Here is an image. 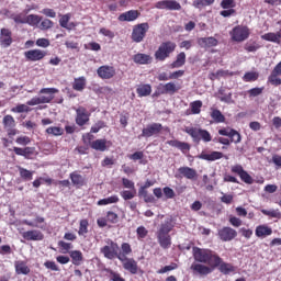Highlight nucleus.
<instances>
[{"instance_id":"63","label":"nucleus","mask_w":281,"mask_h":281,"mask_svg":"<svg viewBox=\"0 0 281 281\" xmlns=\"http://www.w3.org/2000/svg\"><path fill=\"white\" fill-rule=\"evenodd\" d=\"M35 44L37 45V47H43L44 49H46V47H49L50 42L48 38L41 37L36 40Z\"/></svg>"},{"instance_id":"12","label":"nucleus","mask_w":281,"mask_h":281,"mask_svg":"<svg viewBox=\"0 0 281 281\" xmlns=\"http://www.w3.org/2000/svg\"><path fill=\"white\" fill-rule=\"evenodd\" d=\"M75 111H76L75 122H76L77 126H86V124H89L91 113H89L87 108L80 105Z\"/></svg>"},{"instance_id":"36","label":"nucleus","mask_w":281,"mask_h":281,"mask_svg":"<svg viewBox=\"0 0 281 281\" xmlns=\"http://www.w3.org/2000/svg\"><path fill=\"white\" fill-rule=\"evenodd\" d=\"M70 181L75 188H82L85 186V177L82 175L78 173V171H74L70 173Z\"/></svg>"},{"instance_id":"39","label":"nucleus","mask_w":281,"mask_h":281,"mask_svg":"<svg viewBox=\"0 0 281 281\" xmlns=\"http://www.w3.org/2000/svg\"><path fill=\"white\" fill-rule=\"evenodd\" d=\"M211 117L215 124H223L225 122V115L218 109H212Z\"/></svg>"},{"instance_id":"46","label":"nucleus","mask_w":281,"mask_h":281,"mask_svg":"<svg viewBox=\"0 0 281 281\" xmlns=\"http://www.w3.org/2000/svg\"><path fill=\"white\" fill-rule=\"evenodd\" d=\"M260 78V74L256 71H248L243 76L244 82H256Z\"/></svg>"},{"instance_id":"54","label":"nucleus","mask_w":281,"mask_h":281,"mask_svg":"<svg viewBox=\"0 0 281 281\" xmlns=\"http://www.w3.org/2000/svg\"><path fill=\"white\" fill-rule=\"evenodd\" d=\"M40 30H42L43 32L47 31V30H52V27H54V21L49 20V19H44L40 22L38 25Z\"/></svg>"},{"instance_id":"20","label":"nucleus","mask_w":281,"mask_h":281,"mask_svg":"<svg viewBox=\"0 0 281 281\" xmlns=\"http://www.w3.org/2000/svg\"><path fill=\"white\" fill-rule=\"evenodd\" d=\"M157 10H181V3L177 0H160L155 4Z\"/></svg>"},{"instance_id":"7","label":"nucleus","mask_w":281,"mask_h":281,"mask_svg":"<svg viewBox=\"0 0 281 281\" xmlns=\"http://www.w3.org/2000/svg\"><path fill=\"white\" fill-rule=\"evenodd\" d=\"M183 131L187 133V135L192 137L195 144H200L201 140L205 144L212 142V134H210L207 130L187 126Z\"/></svg>"},{"instance_id":"42","label":"nucleus","mask_w":281,"mask_h":281,"mask_svg":"<svg viewBox=\"0 0 281 281\" xmlns=\"http://www.w3.org/2000/svg\"><path fill=\"white\" fill-rule=\"evenodd\" d=\"M123 201H131L137 196V189H130L120 192Z\"/></svg>"},{"instance_id":"22","label":"nucleus","mask_w":281,"mask_h":281,"mask_svg":"<svg viewBox=\"0 0 281 281\" xmlns=\"http://www.w3.org/2000/svg\"><path fill=\"white\" fill-rule=\"evenodd\" d=\"M22 237L24 240L40 241L45 238V235L38 229H31L22 233Z\"/></svg>"},{"instance_id":"53","label":"nucleus","mask_w":281,"mask_h":281,"mask_svg":"<svg viewBox=\"0 0 281 281\" xmlns=\"http://www.w3.org/2000/svg\"><path fill=\"white\" fill-rule=\"evenodd\" d=\"M261 213L265 216H270V218H278V220L281 218V212L278 209L277 210H265V209H262Z\"/></svg>"},{"instance_id":"5","label":"nucleus","mask_w":281,"mask_h":281,"mask_svg":"<svg viewBox=\"0 0 281 281\" xmlns=\"http://www.w3.org/2000/svg\"><path fill=\"white\" fill-rule=\"evenodd\" d=\"M218 135H222L223 137H218L217 142L218 144H223V146H229V144H240L243 140V137L240 136V133L234 128H221L218 130ZM229 137V138H225Z\"/></svg>"},{"instance_id":"48","label":"nucleus","mask_w":281,"mask_h":281,"mask_svg":"<svg viewBox=\"0 0 281 281\" xmlns=\"http://www.w3.org/2000/svg\"><path fill=\"white\" fill-rule=\"evenodd\" d=\"M203 106V101L196 100L190 103V109L192 115H199L201 113V108Z\"/></svg>"},{"instance_id":"28","label":"nucleus","mask_w":281,"mask_h":281,"mask_svg":"<svg viewBox=\"0 0 281 281\" xmlns=\"http://www.w3.org/2000/svg\"><path fill=\"white\" fill-rule=\"evenodd\" d=\"M224 155L221 151H211L210 154L202 151L199 156V159H203L204 161H218V159H223Z\"/></svg>"},{"instance_id":"18","label":"nucleus","mask_w":281,"mask_h":281,"mask_svg":"<svg viewBox=\"0 0 281 281\" xmlns=\"http://www.w3.org/2000/svg\"><path fill=\"white\" fill-rule=\"evenodd\" d=\"M214 268H218L220 273L223 276H229V273H236V268L229 262H225L223 258L220 257V260L215 261Z\"/></svg>"},{"instance_id":"9","label":"nucleus","mask_w":281,"mask_h":281,"mask_svg":"<svg viewBox=\"0 0 281 281\" xmlns=\"http://www.w3.org/2000/svg\"><path fill=\"white\" fill-rule=\"evenodd\" d=\"M229 34L232 41H234L235 43H243L244 41H247V38H249L251 32L249 31L248 26L237 25L229 32Z\"/></svg>"},{"instance_id":"19","label":"nucleus","mask_w":281,"mask_h":281,"mask_svg":"<svg viewBox=\"0 0 281 281\" xmlns=\"http://www.w3.org/2000/svg\"><path fill=\"white\" fill-rule=\"evenodd\" d=\"M97 74L99 78L102 80H111V78H115V67L103 65L97 69Z\"/></svg>"},{"instance_id":"35","label":"nucleus","mask_w":281,"mask_h":281,"mask_svg":"<svg viewBox=\"0 0 281 281\" xmlns=\"http://www.w3.org/2000/svg\"><path fill=\"white\" fill-rule=\"evenodd\" d=\"M136 93L138 98H147V95H150L153 93V87L148 83L139 85L136 88Z\"/></svg>"},{"instance_id":"61","label":"nucleus","mask_w":281,"mask_h":281,"mask_svg":"<svg viewBox=\"0 0 281 281\" xmlns=\"http://www.w3.org/2000/svg\"><path fill=\"white\" fill-rule=\"evenodd\" d=\"M105 218H106V221H108L109 223L115 224V223H117V220H119L120 217L117 216V213H115V212H113V211H108Z\"/></svg>"},{"instance_id":"11","label":"nucleus","mask_w":281,"mask_h":281,"mask_svg":"<svg viewBox=\"0 0 281 281\" xmlns=\"http://www.w3.org/2000/svg\"><path fill=\"white\" fill-rule=\"evenodd\" d=\"M2 124H3L4 131H7L8 137H14V135L19 133L14 116L10 114L4 115L2 119Z\"/></svg>"},{"instance_id":"14","label":"nucleus","mask_w":281,"mask_h":281,"mask_svg":"<svg viewBox=\"0 0 281 281\" xmlns=\"http://www.w3.org/2000/svg\"><path fill=\"white\" fill-rule=\"evenodd\" d=\"M231 172L233 175H238L240 180L244 183H247L248 186H251L254 183V178L245 170V168L241 167V165H235L231 168Z\"/></svg>"},{"instance_id":"34","label":"nucleus","mask_w":281,"mask_h":281,"mask_svg":"<svg viewBox=\"0 0 281 281\" xmlns=\"http://www.w3.org/2000/svg\"><path fill=\"white\" fill-rule=\"evenodd\" d=\"M255 234L257 238H265L273 234V229L267 225H259L256 227Z\"/></svg>"},{"instance_id":"6","label":"nucleus","mask_w":281,"mask_h":281,"mask_svg":"<svg viewBox=\"0 0 281 281\" xmlns=\"http://www.w3.org/2000/svg\"><path fill=\"white\" fill-rule=\"evenodd\" d=\"M177 49V43L172 41L162 42L158 49L155 52L154 56L156 60H159L160 63H164L167 58H170V55L175 54V50Z\"/></svg>"},{"instance_id":"13","label":"nucleus","mask_w":281,"mask_h":281,"mask_svg":"<svg viewBox=\"0 0 281 281\" xmlns=\"http://www.w3.org/2000/svg\"><path fill=\"white\" fill-rule=\"evenodd\" d=\"M217 236L222 243H232L238 236V232L229 226H224L217 231Z\"/></svg>"},{"instance_id":"62","label":"nucleus","mask_w":281,"mask_h":281,"mask_svg":"<svg viewBox=\"0 0 281 281\" xmlns=\"http://www.w3.org/2000/svg\"><path fill=\"white\" fill-rule=\"evenodd\" d=\"M16 144H19L20 146H27V144H32V139L30 138V136H19L15 139Z\"/></svg>"},{"instance_id":"27","label":"nucleus","mask_w":281,"mask_h":281,"mask_svg":"<svg viewBox=\"0 0 281 281\" xmlns=\"http://www.w3.org/2000/svg\"><path fill=\"white\" fill-rule=\"evenodd\" d=\"M198 45L203 49H207L210 47H216V45H218V40H216V37H213V36L200 37L198 38Z\"/></svg>"},{"instance_id":"23","label":"nucleus","mask_w":281,"mask_h":281,"mask_svg":"<svg viewBox=\"0 0 281 281\" xmlns=\"http://www.w3.org/2000/svg\"><path fill=\"white\" fill-rule=\"evenodd\" d=\"M178 172L181 178L189 179L190 181H196L199 173H196L194 168L190 167H180Z\"/></svg>"},{"instance_id":"29","label":"nucleus","mask_w":281,"mask_h":281,"mask_svg":"<svg viewBox=\"0 0 281 281\" xmlns=\"http://www.w3.org/2000/svg\"><path fill=\"white\" fill-rule=\"evenodd\" d=\"M133 61L136 65H150V63H153V57L144 53H137L133 56Z\"/></svg>"},{"instance_id":"21","label":"nucleus","mask_w":281,"mask_h":281,"mask_svg":"<svg viewBox=\"0 0 281 281\" xmlns=\"http://www.w3.org/2000/svg\"><path fill=\"white\" fill-rule=\"evenodd\" d=\"M13 40H12V31L7 27H2L0 30V45L1 47H10L12 45Z\"/></svg>"},{"instance_id":"59","label":"nucleus","mask_w":281,"mask_h":281,"mask_svg":"<svg viewBox=\"0 0 281 281\" xmlns=\"http://www.w3.org/2000/svg\"><path fill=\"white\" fill-rule=\"evenodd\" d=\"M102 128H106V123L104 121H98L91 128L90 133H100Z\"/></svg>"},{"instance_id":"24","label":"nucleus","mask_w":281,"mask_h":281,"mask_svg":"<svg viewBox=\"0 0 281 281\" xmlns=\"http://www.w3.org/2000/svg\"><path fill=\"white\" fill-rule=\"evenodd\" d=\"M140 15L142 13L138 10H130L127 12L121 13L119 15V21L131 23L133 21H137Z\"/></svg>"},{"instance_id":"32","label":"nucleus","mask_w":281,"mask_h":281,"mask_svg":"<svg viewBox=\"0 0 281 281\" xmlns=\"http://www.w3.org/2000/svg\"><path fill=\"white\" fill-rule=\"evenodd\" d=\"M15 273L18 276H29L30 267H27V262L23 260H18L14 262Z\"/></svg>"},{"instance_id":"45","label":"nucleus","mask_w":281,"mask_h":281,"mask_svg":"<svg viewBox=\"0 0 281 281\" xmlns=\"http://www.w3.org/2000/svg\"><path fill=\"white\" fill-rule=\"evenodd\" d=\"M138 195L143 196L145 203H155V196L153 194H148V191L144 188L138 190Z\"/></svg>"},{"instance_id":"2","label":"nucleus","mask_w":281,"mask_h":281,"mask_svg":"<svg viewBox=\"0 0 281 281\" xmlns=\"http://www.w3.org/2000/svg\"><path fill=\"white\" fill-rule=\"evenodd\" d=\"M100 252L103 254L104 258L108 260H120V257L123 256L124 254H133V247H131V244L128 243H123L121 244V250H120V245L117 243L109 239L108 245L103 246L100 249Z\"/></svg>"},{"instance_id":"37","label":"nucleus","mask_w":281,"mask_h":281,"mask_svg":"<svg viewBox=\"0 0 281 281\" xmlns=\"http://www.w3.org/2000/svg\"><path fill=\"white\" fill-rule=\"evenodd\" d=\"M186 65V53L181 52L176 56V60H173L170 65L171 69H179Z\"/></svg>"},{"instance_id":"47","label":"nucleus","mask_w":281,"mask_h":281,"mask_svg":"<svg viewBox=\"0 0 281 281\" xmlns=\"http://www.w3.org/2000/svg\"><path fill=\"white\" fill-rule=\"evenodd\" d=\"M120 202V198L117 195H112L105 199H101L98 201V205H111L113 203H119Z\"/></svg>"},{"instance_id":"8","label":"nucleus","mask_w":281,"mask_h":281,"mask_svg":"<svg viewBox=\"0 0 281 281\" xmlns=\"http://www.w3.org/2000/svg\"><path fill=\"white\" fill-rule=\"evenodd\" d=\"M128 256H131V254L121 255L119 260L125 271H128L132 276H137V273H139V266L134 258H128Z\"/></svg>"},{"instance_id":"26","label":"nucleus","mask_w":281,"mask_h":281,"mask_svg":"<svg viewBox=\"0 0 281 281\" xmlns=\"http://www.w3.org/2000/svg\"><path fill=\"white\" fill-rule=\"evenodd\" d=\"M111 146V140H106L105 138H99L92 142L91 147L92 150H99L100 153H104Z\"/></svg>"},{"instance_id":"43","label":"nucleus","mask_w":281,"mask_h":281,"mask_svg":"<svg viewBox=\"0 0 281 281\" xmlns=\"http://www.w3.org/2000/svg\"><path fill=\"white\" fill-rule=\"evenodd\" d=\"M70 258L72 260V265H76L77 267L80 266V262H82V251L80 250H72L70 251Z\"/></svg>"},{"instance_id":"33","label":"nucleus","mask_w":281,"mask_h":281,"mask_svg":"<svg viewBox=\"0 0 281 281\" xmlns=\"http://www.w3.org/2000/svg\"><path fill=\"white\" fill-rule=\"evenodd\" d=\"M191 270L194 273H199V276H210V273L212 272V268L203 263H193L191 266Z\"/></svg>"},{"instance_id":"55","label":"nucleus","mask_w":281,"mask_h":281,"mask_svg":"<svg viewBox=\"0 0 281 281\" xmlns=\"http://www.w3.org/2000/svg\"><path fill=\"white\" fill-rule=\"evenodd\" d=\"M265 91V87L261 88H252L247 91L249 98H258V95H262V92Z\"/></svg>"},{"instance_id":"52","label":"nucleus","mask_w":281,"mask_h":281,"mask_svg":"<svg viewBox=\"0 0 281 281\" xmlns=\"http://www.w3.org/2000/svg\"><path fill=\"white\" fill-rule=\"evenodd\" d=\"M214 1L216 0H194L193 8L201 10V8H206V5H214Z\"/></svg>"},{"instance_id":"17","label":"nucleus","mask_w":281,"mask_h":281,"mask_svg":"<svg viewBox=\"0 0 281 281\" xmlns=\"http://www.w3.org/2000/svg\"><path fill=\"white\" fill-rule=\"evenodd\" d=\"M45 56H47V52L38 48L24 52V57L30 63H38V60H43Z\"/></svg>"},{"instance_id":"25","label":"nucleus","mask_w":281,"mask_h":281,"mask_svg":"<svg viewBox=\"0 0 281 281\" xmlns=\"http://www.w3.org/2000/svg\"><path fill=\"white\" fill-rule=\"evenodd\" d=\"M13 153L19 157H24V159H32L34 153H36L35 147H13Z\"/></svg>"},{"instance_id":"50","label":"nucleus","mask_w":281,"mask_h":281,"mask_svg":"<svg viewBox=\"0 0 281 281\" xmlns=\"http://www.w3.org/2000/svg\"><path fill=\"white\" fill-rule=\"evenodd\" d=\"M86 234H89V221L88 220H81L79 223V236H86Z\"/></svg>"},{"instance_id":"51","label":"nucleus","mask_w":281,"mask_h":281,"mask_svg":"<svg viewBox=\"0 0 281 281\" xmlns=\"http://www.w3.org/2000/svg\"><path fill=\"white\" fill-rule=\"evenodd\" d=\"M46 133L47 135H53L54 137H60V135H63L65 131L63 130V127L49 126L48 128H46Z\"/></svg>"},{"instance_id":"40","label":"nucleus","mask_w":281,"mask_h":281,"mask_svg":"<svg viewBox=\"0 0 281 281\" xmlns=\"http://www.w3.org/2000/svg\"><path fill=\"white\" fill-rule=\"evenodd\" d=\"M43 21V16L36 14L26 15V25H31V27H36Z\"/></svg>"},{"instance_id":"15","label":"nucleus","mask_w":281,"mask_h":281,"mask_svg":"<svg viewBox=\"0 0 281 281\" xmlns=\"http://www.w3.org/2000/svg\"><path fill=\"white\" fill-rule=\"evenodd\" d=\"M180 89L181 87L177 86V83L172 81L167 83H160L157 87V91L160 95H175V93H177Z\"/></svg>"},{"instance_id":"10","label":"nucleus","mask_w":281,"mask_h":281,"mask_svg":"<svg viewBox=\"0 0 281 281\" xmlns=\"http://www.w3.org/2000/svg\"><path fill=\"white\" fill-rule=\"evenodd\" d=\"M149 30L150 24H148V22L134 25L132 31V41L134 43H142V41L146 38V34L148 33Z\"/></svg>"},{"instance_id":"64","label":"nucleus","mask_w":281,"mask_h":281,"mask_svg":"<svg viewBox=\"0 0 281 281\" xmlns=\"http://www.w3.org/2000/svg\"><path fill=\"white\" fill-rule=\"evenodd\" d=\"M136 234H137L138 240L144 239V238H146V236H148V229H146V227H144V226H139L136 229Z\"/></svg>"},{"instance_id":"41","label":"nucleus","mask_w":281,"mask_h":281,"mask_svg":"<svg viewBox=\"0 0 281 281\" xmlns=\"http://www.w3.org/2000/svg\"><path fill=\"white\" fill-rule=\"evenodd\" d=\"M18 170H19L20 177H21V179H23V181H32V179L34 177V171H30L23 167H18Z\"/></svg>"},{"instance_id":"38","label":"nucleus","mask_w":281,"mask_h":281,"mask_svg":"<svg viewBox=\"0 0 281 281\" xmlns=\"http://www.w3.org/2000/svg\"><path fill=\"white\" fill-rule=\"evenodd\" d=\"M86 87H87V78L85 77L75 78V81L72 83V89L75 91H85Z\"/></svg>"},{"instance_id":"1","label":"nucleus","mask_w":281,"mask_h":281,"mask_svg":"<svg viewBox=\"0 0 281 281\" xmlns=\"http://www.w3.org/2000/svg\"><path fill=\"white\" fill-rule=\"evenodd\" d=\"M60 90L57 88H42L40 90L41 97H33L31 100L26 102V104H18L15 108L11 109L12 113H30L32 108L38 104H50L54 101L56 93H59Z\"/></svg>"},{"instance_id":"3","label":"nucleus","mask_w":281,"mask_h":281,"mask_svg":"<svg viewBox=\"0 0 281 281\" xmlns=\"http://www.w3.org/2000/svg\"><path fill=\"white\" fill-rule=\"evenodd\" d=\"M172 229H175V221L172 217L165 218L156 233L158 245L161 249H170V247H172V237L170 236Z\"/></svg>"},{"instance_id":"60","label":"nucleus","mask_w":281,"mask_h":281,"mask_svg":"<svg viewBox=\"0 0 281 281\" xmlns=\"http://www.w3.org/2000/svg\"><path fill=\"white\" fill-rule=\"evenodd\" d=\"M85 49H90L91 52H100V49H102V46L98 42H90L88 44H85Z\"/></svg>"},{"instance_id":"57","label":"nucleus","mask_w":281,"mask_h":281,"mask_svg":"<svg viewBox=\"0 0 281 281\" xmlns=\"http://www.w3.org/2000/svg\"><path fill=\"white\" fill-rule=\"evenodd\" d=\"M221 8H223V10H234V8H236V1L235 0H222Z\"/></svg>"},{"instance_id":"44","label":"nucleus","mask_w":281,"mask_h":281,"mask_svg":"<svg viewBox=\"0 0 281 281\" xmlns=\"http://www.w3.org/2000/svg\"><path fill=\"white\" fill-rule=\"evenodd\" d=\"M10 19H12L14 21V23H16L18 25H25L26 24V20H27V15L23 14V13H18L14 14L12 13L10 15Z\"/></svg>"},{"instance_id":"16","label":"nucleus","mask_w":281,"mask_h":281,"mask_svg":"<svg viewBox=\"0 0 281 281\" xmlns=\"http://www.w3.org/2000/svg\"><path fill=\"white\" fill-rule=\"evenodd\" d=\"M164 131V125L161 123H151L143 128L140 137H153L159 135Z\"/></svg>"},{"instance_id":"49","label":"nucleus","mask_w":281,"mask_h":281,"mask_svg":"<svg viewBox=\"0 0 281 281\" xmlns=\"http://www.w3.org/2000/svg\"><path fill=\"white\" fill-rule=\"evenodd\" d=\"M268 83L272 87H280L281 86V78L280 75H277L276 72H271L268 77Z\"/></svg>"},{"instance_id":"56","label":"nucleus","mask_w":281,"mask_h":281,"mask_svg":"<svg viewBox=\"0 0 281 281\" xmlns=\"http://www.w3.org/2000/svg\"><path fill=\"white\" fill-rule=\"evenodd\" d=\"M93 139H95V136L92 135L91 132L82 135V142L85 146H90V148H91V145L93 144Z\"/></svg>"},{"instance_id":"31","label":"nucleus","mask_w":281,"mask_h":281,"mask_svg":"<svg viewBox=\"0 0 281 281\" xmlns=\"http://www.w3.org/2000/svg\"><path fill=\"white\" fill-rule=\"evenodd\" d=\"M168 146H171L172 148H178V150H181V153L186 154L190 151V145L186 142H181L178 139H171L167 142Z\"/></svg>"},{"instance_id":"4","label":"nucleus","mask_w":281,"mask_h":281,"mask_svg":"<svg viewBox=\"0 0 281 281\" xmlns=\"http://www.w3.org/2000/svg\"><path fill=\"white\" fill-rule=\"evenodd\" d=\"M193 257L196 262L210 265L211 267H214L216 261L221 260V256L213 250L199 247L193 248Z\"/></svg>"},{"instance_id":"58","label":"nucleus","mask_w":281,"mask_h":281,"mask_svg":"<svg viewBox=\"0 0 281 281\" xmlns=\"http://www.w3.org/2000/svg\"><path fill=\"white\" fill-rule=\"evenodd\" d=\"M128 159L132 161H139V164H146L142 161V159H144V151H135L134 154L128 155Z\"/></svg>"},{"instance_id":"30","label":"nucleus","mask_w":281,"mask_h":281,"mask_svg":"<svg viewBox=\"0 0 281 281\" xmlns=\"http://www.w3.org/2000/svg\"><path fill=\"white\" fill-rule=\"evenodd\" d=\"M262 41H268V43H276L277 45H281V29L277 32H270L261 35Z\"/></svg>"}]
</instances>
